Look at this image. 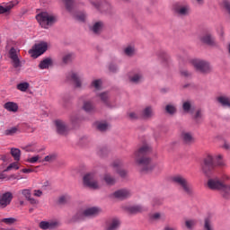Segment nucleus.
I'll return each instance as SVG.
<instances>
[{"mask_svg":"<svg viewBox=\"0 0 230 230\" xmlns=\"http://www.w3.org/2000/svg\"><path fill=\"white\" fill-rule=\"evenodd\" d=\"M150 152H152V148L148 145H144L134 154L135 163L140 173H150L155 168L152 160L146 156Z\"/></svg>","mask_w":230,"mask_h":230,"instance_id":"f257e3e1","label":"nucleus"},{"mask_svg":"<svg viewBox=\"0 0 230 230\" xmlns=\"http://www.w3.org/2000/svg\"><path fill=\"white\" fill-rule=\"evenodd\" d=\"M171 181L174 186H177L180 191H182L184 195H188V197H193L195 195V191L193 190V186L190 184L188 179L181 174H176L171 178Z\"/></svg>","mask_w":230,"mask_h":230,"instance_id":"f03ea898","label":"nucleus"},{"mask_svg":"<svg viewBox=\"0 0 230 230\" xmlns=\"http://www.w3.org/2000/svg\"><path fill=\"white\" fill-rule=\"evenodd\" d=\"M35 19L43 30H49V28L57 22V15L47 11H42L37 13Z\"/></svg>","mask_w":230,"mask_h":230,"instance_id":"7ed1b4c3","label":"nucleus"},{"mask_svg":"<svg viewBox=\"0 0 230 230\" xmlns=\"http://www.w3.org/2000/svg\"><path fill=\"white\" fill-rule=\"evenodd\" d=\"M226 179H229L227 176H223L222 179L220 178H211L208 181V186L210 190H218L219 191L223 192V197L227 199V191H229V185H226L224 181Z\"/></svg>","mask_w":230,"mask_h":230,"instance_id":"20e7f679","label":"nucleus"},{"mask_svg":"<svg viewBox=\"0 0 230 230\" xmlns=\"http://www.w3.org/2000/svg\"><path fill=\"white\" fill-rule=\"evenodd\" d=\"M190 64L193 66L195 71H197V73H200L201 75H209L213 69L211 64L203 59H192Z\"/></svg>","mask_w":230,"mask_h":230,"instance_id":"39448f33","label":"nucleus"},{"mask_svg":"<svg viewBox=\"0 0 230 230\" xmlns=\"http://www.w3.org/2000/svg\"><path fill=\"white\" fill-rule=\"evenodd\" d=\"M172 12L176 17L184 19L191 13V7L190 4L184 3H176L172 5Z\"/></svg>","mask_w":230,"mask_h":230,"instance_id":"423d86ee","label":"nucleus"},{"mask_svg":"<svg viewBox=\"0 0 230 230\" xmlns=\"http://www.w3.org/2000/svg\"><path fill=\"white\" fill-rule=\"evenodd\" d=\"M214 168H217V164L215 163L213 155H207L204 157L203 163L201 164V169L204 175H206V177H211V172H213Z\"/></svg>","mask_w":230,"mask_h":230,"instance_id":"0eeeda50","label":"nucleus"},{"mask_svg":"<svg viewBox=\"0 0 230 230\" xmlns=\"http://www.w3.org/2000/svg\"><path fill=\"white\" fill-rule=\"evenodd\" d=\"M46 51H48V42L40 41L39 43L34 44L32 49L29 50V53L32 58H39V57L44 55Z\"/></svg>","mask_w":230,"mask_h":230,"instance_id":"6e6552de","label":"nucleus"},{"mask_svg":"<svg viewBox=\"0 0 230 230\" xmlns=\"http://www.w3.org/2000/svg\"><path fill=\"white\" fill-rule=\"evenodd\" d=\"M100 213V208H86L83 212H78L73 217V222H78L80 220H84L85 217H96Z\"/></svg>","mask_w":230,"mask_h":230,"instance_id":"1a4fd4ad","label":"nucleus"},{"mask_svg":"<svg viewBox=\"0 0 230 230\" xmlns=\"http://www.w3.org/2000/svg\"><path fill=\"white\" fill-rule=\"evenodd\" d=\"M83 182L87 188L91 190H98L100 185L98 184V178L95 173L90 172L84 176Z\"/></svg>","mask_w":230,"mask_h":230,"instance_id":"9d476101","label":"nucleus"},{"mask_svg":"<svg viewBox=\"0 0 230 230\" xmlns=\"http://www.w3.org/2000/svg\"><path fill=\"white\" fill-rule=\"evenodd\" d=\"M121 221L118 217H111L104 222V230H119Z\"/></svg>","mask_w":230,"mask_h":230,"instance_id":"9b49d317","label":"nucleus"},{"mask_svg":"<svg viewBox=\"0 0 230 230\" xmlns=\"http://www.w3.org/2000/svg\"><path fill=\"white\" fill-rule=\"evenodd\" d=\"M39 227L40 229H42V230L57 229V227H58V220L50 219L49 221H40L39 224Z\"/></svg>","mask_w":230,"mask_h":230,"instance_id":"f8f14e48","label":"nucleus"},{"mask_svg":"<svg viewBox=\"0 0 230 230\" xmlns=\"http://www.w3.org/2000/svg\"><path fill=\"white\" fill-rule=\"evenodd\" d=\"M112 168H114L115 172L119 173V175L122 178L127 177L128 175V172H127L124 169H121L123 167V162L121 160H116L111 164Z\"/></svg>","mask_w":230,"mask_h":230,"instance_id":"ddd939ff","label":"nucleus"},{"mask_svg":"<svg viewBox=\"0 0 230 230\" xmlns=\"http://www.w3.org/2000/svg\"><path fill=\"white\" fill-rule=\"evenodd\" d=\"M112 196L119 200H125L126 199L132 197V192L127 189H121L113 192Z\"/></svg>","mask_w":230,"mask_h":230,"instance_id":"4468645a","label":"nucleus"},{"mask_svg":"<svg viewBox=\"0 0 230 230\" xmlns=\"http://www.w3.org/2000/svg\"><path fill=\"white\" fill-rule=\"evenodd\" d=\"M12 199H13V195L12 194V192L7 191V192L4 193L0 197L1 208H6V206H8L10 204V202H12Z\"/></svg>","mask_w":230,"mask_h":230,"instance_id":"2eb2a0df","label":"nucleus"},{"mask_svg":"<svg viewBox=\"0 0 230 230\" xmlns=\"http://www.w3.org/2000/svg\"><path fill=\"white\" fill-rule=\"evenodd\" d=\"M19 52L17 49L12 48L9 51L10 58L13 60V67H21V60L19 59V56L17 55Z\"/></svg>","mask_w":230,"mask_h":230,"instance_id":"dca6fc26","label":"nucleus"},{"mask_svg":"<svg viewBox=\"0 0 230 230\" xmlns=\"http://www.w3.org/2000/svg\"><path fill=\"white\" fill-rule=\"evenodd\" d=\"M15 4H19V2H9L7 4H0V15L3 13H10V12H12V8H13Z\"/></svg>","mask_w":230,"mask_h":230,"instance_id":"f3484780","label":"nucleus"},{"mask_svg":"<svg viewBox=\"0 0 230 230\" xmlns=\"http://www.w3.org/2000/svg\"><path fill=\"white\" fill-rule=\"evenodd\" d=\"M22 195L30 202V204H39V200L31 197V190L25 189L21 190Z\"/></svg>","mask_w":230,"mask_h":230,"instance_id":"a211bd4d","label":"nucleus"},{"mask_svg":"<svg viewBox=\"0 0 230 230\" xmlns=\"http://www.w3.org/2000/svg\"><path fill=\"white\" fill-rule=\"evenodd\" d=\"M145 80V76H143V73L137 72L133 74L132 75L129 76V82L131 84H141Z\"/></svg>","mask_w":230,"mask_h":230,"instance_id":"6ab92c4d","label":"nucleus"},{"mask_svg":"<svg viewBox=\"0 0 230 230\" xmlns=\"http://www.w3.org/2000/svg\"><path fill=\"white\" fill-rule=\"evenodd\" d=\"M140 117H142L143 119H150V118L154 117V109L151 106L146 107L140 112Z\"/></svg>","mask_w":230,"mask_h":230,"instance_id":"aec40b11","label":"nucleus"},{"mask_svg":"<svg viewBox=\"0 0 230 230\" xmlns=\"http://www.w3.org/2000/svg\"><path fill=\"white\" fill-rule=\"evenodd\" d=\"M200 41L203 42V44H207V46H215V38H213L209 33L201 36Z\"/></svg>","mask_w":230,"mask_h":230,"instance_id":"412c9836","label":"nucleus"},{"mask_svg":"<svg viewBox=\"0 0 230 230\" xmlns=\"http://www.w3.org/2000/svg\"><path fill=\"white\" fill-rule=\"evenodd\" d=\"M181 139L186 145H191V143H195V137H193V134L190 132L181 133Z\"/></svg>","mask_w":230,"mask_h":230,"instance_id":"4be33fe9","label":"nucleus"},{"mask_svg":"<svg viewBox=\"0 0 230 230\" xmlns=\"http://www.w3.org/2000/svg\"><path fill=\"white\" fill-rule=\"evenodd\" d=\"M67 78L73 80L74 84H75V87H82V80H80V76H78V74L75 72H70L67 75Z\"/></svg>","mask_w":230,"mask_h":230,"instance_id":"5701e85b","label":"nucleus"},{"mask_svg":"<svg viewBox=\"0 0 230 230\" xmlns=\"http://www.w3.org/2000/svg\"><path fill=\"white\" fill-rule=\"evenodd\" d=\"M5 111H8V112H17L19 111V105L17 102H8L4 105Z\"/></svg>","mask_w":230,"mask_h":230,"instance_id":"b1692460","label":"nucleus"},{"mask_svg":"<svg viewBox=\"0 0 230 230\" xmlns=\"http://www.w3.org/2000/svg\"><path fill=\"white\" fill-rule=\"evenodd\" d=\"M83 111H84V112H94L96 108L94 107V104H93V102L84 101L83 103Z\"/></svg>","mask_w":230,"mask_h":230,"instance_id":"393cba45","label":"nucleus"},{"mask_svg":"<svg viewBox=\"0 0 230 230\" xmlns=\"http://www.w3.org/2000/svg\"><path fill=\"white\" fill-rule=\"evenodd\" d=\"M151 222H159V220H164L166 217L161 212H155L149 215Z\"/></svg>","mask_w":230,"mask_h":230,"instance_id":"a878e982","label":"nucleus"},{"mask_svg":"<svg viewBox=\"0 0 230 230\" xmlns=\"http://www.w3.org/2000/svg\"><path fill=\"white\" fill-rule=\"evenodd\" d=\"M217 102H218L222 107H227L230 109V97L219 96L217 98Z\"/></svg>","mask_w":230,"mask_h":230,"instance_id":"bb28decb","label":"nucleus"},{"mask_svg":"<svg viewBox=\"0 0 230 230\" xmlns=\"http://www.w3.org/2000/svg\"><path fill=\"white\" fill-rule=\"evenodd\" d=\"M69 132L67 126H66V122L62 120H58V134L61 136H66Z\"/></svg>","mask_w":230,"mask_h":230,"instance_id":"cd10ccee","label":"nucleus"},{"mask_svg":"<svg viewBox=\"0 0 230 230\" xmlns=\"http://www.w3.org/2000/svg\"><path fill=\"white\" fill-rule=\"evenodd\" d=\"M52 64L53 60H51L49 58H47L40 62L39 67L40 69H48Z\"/></svg>","mask_w":230,"mask_h":230,"instance_id":"c85d7f7f","label":"nucleus"},{"mask_svg":"<svg viewBox=\"0 0 230 230\" xmlns=\"http://www.w3.org/2000/svg\"><path fill=\"white\" fill-rule=\"evenodd\" d=\"M103 181L108 184L109 186H112L116 184V178L112 177L111 173L107 172L103 176Z\"/></svg>","mask_w":230,"mask_h":230,"instance_id":"c756f323","label":"nucleus"},{"mask_svg":"<svg viewBox=\"0 0 230 230\" xmlns=\"http://www.w3.org/2000/svg\"><path fill=\"white\" fill-rule=\"evenodd\" d=\"M73 17L76 21H79V22H84L85 19L87 18V14L84 12L75 13H73Z\"/></svg>","mask_w":230,"mask_h":230,"instance_id":"7c9ffc66","label":"nucleus"},{"mask_svg":"<svg viewBox=\"0 0 230 230\" xmlns=\"http://www.w3.org/2000/svg\"><path fill=\"white\" fill-rule=\"evenodd\" d=\"M16 89L18 91H21V93H26V91H28V89H30V83H28V82L19 83L16 85Z\"/></svg>","mask_w":230,"mask_h":230,"instance_id":"2f4dec72","label":"nucleus"},{"mask_svg":"<svg viewBox=\"0 0 230 230\" xmlns=\"http://www.w3.org/2000/svg\"><path fill=\"white\" fill-rule=\"evenodd\" d=\"M102 30H103V22H96L92 27V31L95 34L101 33Z\"/></svg>","mask_w":230,"mask_h":230,"instance_id":"473e14b6","label":"nucleus"},{"mask_svg":"<svg viewBox=\"0 0 230 230\" xmlns=\"http://www.w3.org/2000/svg\"><path fill=\"white\" fill-rule=\"evenodd\" d=\"M123 51L126 57H134V54L136 53V48L132 45H129L126 47Z\"/></svg>","mask_w":230,"mask_h":230,"instance_id":"72a5a7b5","label":"nucleus"},{"mask_svg":"<svg viewBox=\"0 0 230 230\" xmlns=\"http://www.w3.org/2000/svg\"><path fill=\"white\" fill-rule=\"evenodd\" d=\"M75 60V54L67 53L63 56L62 62L63 64H71Z\"/></svg>","mask_w":230,"mask_h":230,"instance_id":"f704fd0d","label":"nucleus"},{"mask_svg":"<svg viewBox=\"0 0 230 230\" xmlns=\"http://www.w3.org/2000/svg\"><path fill=\"white\" fill-rule=\"evenodd\" d=\"M165 112L171 116H173V114L177 113V106H175V104H167L165 106Z\"/></svg>","mask_w":230,"mask_h":230,"instance_id":"c9c22d12","label":"nucleus"},{"mask_svg":"<svg viewBox=\"0 0 230 230\" xmlns=\"http://www.w3.org/2000/svg\"><path fill=\"white\" fill-rule=\"evenodd\" d=\"M11 155L14 161H21V150L19 148H11Z\"/></svg>","mask_w":230,"mask_h":230,"instance_id":"e433bc0d","label":"nucleus"},{"mask_svg":"<svg viewBox=\"0 0 230 230\" xmlns=\"http://www.w3.org/2000/svg\"><path fill=\"white\" fill-rule=\"evenodd\" d=\"M129 211H130V213H133L134 215H136L137 213H143V211H146V209H145V208H143V206L136 205V206L129 208Z\"/></svg>","mask_w":230,"mask_h":230,"instance_id":"4c0bfd02","label":"nucleus"},{"mask_svg":"<svg viewBox=\"0 0 230 230\" xmlns=\"http://www.w3.org/2000/svg\"><path fill=\"white\" fill-rule=\"evenodd\" d=\"M19 132V128L12 127L4 131V136H15Z\"/></svg>","mask_w":230,"mask_h":230,"instance_id":"58836bf2","label":"nucleus"},{"mask_svg":"<svg viewBox=\"0 0 230 230\" xmlns=\"http://www.w3.org/2000/svg\"><path fill=\"white\" fill-rule=\"evenodd\" d=\"M191 109H192V105H191V102L190 101L183 102L182 110H183L184 112L190 113V112H191Z\"/></svg>","mask_w":230,"mask_h":230,"instance_id":"ea45409f","label":"nucleus"},{"mask_svg":"<svg viewBox=\"0 0 230 230\" xmlns=\"http://www.w3.org/2000/svg\"><path fill=\"white\" fill-rule=\"evenodd\" d=\"M195 226H197V220L195 219H187L185 221V226L189 230H193V227H195Z\"/></svg>","mask_w":230,"mask_h":230,"instance_id":"a19ab883","label":"nucleus"},{"mask_svg":"<svg viewBox=\"0 0 230 230\" xmlns=\"http://www.w3.org/2000/svg\"><path fill=\"white\" fill-rule=\"evenodd\" d=\"M204 230H215V228H213V224L211 223V219H209V217L205 218Z\"/></svg>","mask_w":230,"mask_h":230,"instance_id":"79ce46f5","label":"nucleus"},{"mask_svg":"<svg viewBox=\"0 0 230 230\" xmlns=\"http://www.w3.org/2000/svg\"><path fill=\"white\" fill-rule=\"evenodd\" d=\"M91 4H93V6H94V8H96V10H102V8H105V6L107 8H111V5H109L108 4H102L100 2H91Z\"/></svg>","mask_w":230,"mask_h":230,"instance_id":"37998d69","label":"nucleus"},{"mask_svg":"<svg viewBox=\"0 0 230 230\" xmlns=\"http://www.w3.org/2000/svg\"><path fill=\"white\" fill-rule=\"evenodd\" d=\"M63 2L66 4V8L70 13H73V6L75 4V2L73 0H63Z\"/></svg>","mask_w":230,"mask_h":230,"instance_id":"c03bdc74","label":"nucleus"},{"mask_svg":"<svg viewBox=\"0 0 230 230\" xmlns=\"http://www.w3.org/2000/svg\"><path fill=\"white\" fill-rule=\"evenodd\" d=\"M97 128L100 132H105L109 128V124L107 122H99L97 124Z\"/></svg>","mask_w":230,"mask_h":230,"instance_id":"a18cd8bd","label":"nucleus"},{"mask_svg":"<svg viewBox=\"0 0 230 230\" xmlns=\"http://www.w3.org/2000/svg\"><path fill=\"white\" fill-rule=\"evenodd\" d=\"M99 97L101 98L102 103H105V105H109V94L107 93H100Z\"/></svg>","mask_w":230,"mask_h":230,"instance_id":"49530a36","label":"nucleus"},{"mask_svg":"<svg viewBox=\"0 0 230 230\" xmlns=\"http://www.w3.org/2000/svg\"><path fill=\"white\" fill-rule=\"evenodd\" d=\"M11 170H19V163L13 162L10 164L4 172H10Z\"/></svg>","mask_w":230,"mask_h":230,"instance_id":"de8ad7c7","label":"nucleus"},{"mask_svg":"<svg viewBox=\"0 0 230 230\" xmlns=\"http://www.w3.org/2000/svg\"><path fill=\"white\" fill-rule=\"evenodd\" d=\"M92 87H94L97 91H100L102 88V80L96 79L92 82Z\"/></svg>","mask_w":230,"mask_h":230,"instance_id":"09e8293b","label":"nucleus"},{"mask_svg":"<svg viewBox=\"0 0 230 230\" xmlns=\"http://www.w3.org/2000/svg\"><path fill=\"white\" fill-rule=\"evenodd\" d=\"M2 222L6 224L7 226H12V224H15V222H17V219H15V217H6L3 218Z\"/></svg>","mask_w":230,"mask_h":230,"instance_id":"8fccbe9b","label":"nucleus"},{"mask_svg":"<svg viewBox=\"0 0 230 230\" xmlns=\"http://www.w3.org/2000/svg\"><path fill=\"white\" fill-rule=\"evenodd\" d=\"M71 200V198L68 195H63L58 199V204H67Z\"/></svg>","mask_w":230,"mask_h":230,"instance_id":"3c124183","label":"nucleus"},{"mask_svg":"<svg viewBox=\"0 0 230 230\" xmlns=\"http://www.w3.org/2000/svg\"><path fill=\"white\" fill-rule=\"evenodd\" d=\"M129 119H139L141 118V114H138L136 111H131L128 114Z\"/></svg>","mask_w":230,"mask_h":230,"instance_id":"603ef678","label":"nucleus"},{"mask_svg":"<svg viewBox=\"0 0 230 230\" xmlns=\"http://www.w3.org/2000/svg\"><path fill=\"white\" fill-rule=\"evenodd\" d=\"M194 119H195L196 123H199L200 121V119H202V111L198 110L196 111V114L194 115Z\"/></svg>","mask_w":230,"mask_h":230,"instance_id":"864d4df0","label":"nucleus"},{"mask_svg":"<svg viewBox=\"0 0 230 230\" xmlns=\"http://www.w3.org/2000/svg\"><path fill=\"white\" fill-rule=\"evenodd\" d=\"M4 179H7V181H10V179H16L15 174H12L11 176H6L4 173V171L3 172H0V181H3Z\"/></svg>","mask_w":230,"mask_h":230,"instance_id":"5fc2aeb1","label":"nucleus"},{"mask_svg":"<svg viewBox=\"0 0 230 230\" xmlns=\"http://www.w3.org/2000/svg\"><path fill=\"white\" fill-rule=\"evenodd\" d=\"M55 159H57V155L52 154L45 156L44 161L47 163H51V161H55Z\"/></svg>","mask_w":230,"mask_h":230,"instance_id":"6e6d98bb","label":"nucleus"},{"mask_svg":"<svg viewBox=\"0 0 230 230\" xmlns=\"http://www.w3.org/2000/svg\"><path fill=\"white\" fill-rule=\"evenodd\" d=\"M216 166H226V163H224L222 160V155H217V161Z\"/></svg>","mask_w":230,"mask_h":230,"instance_id":"4d7b16f0","label":"nucleus"},{"mask_svg":"<svg viewBox=\"0 0 230 230\" xmlns=\"http://www.w3.org/2000/svg\"><path fill=\"white\" fill-rule=\"evenodd\" d=\"M39 159H40V157L39 155H35V156H32L31 158H28L27 163H31L32 164H35V163H37V161H39Z\"/></svg>","mask_w":230,"mask_h":230,"instance_id":"13d9d810","label":"nucleus"},{"mask_svg":"<svg viewBox=\"0 0 230 230\" xmlns=\"http://www.w3.org/2000/svg\"><path fill=\"white\" fill-rule=\"evenodd\" d=\"M25 152H40V150H37L36 147H30V146H25L22 147Z\"/></svg>","mask_w":230,"mask_h":230,"instance_id":"bf43d9fd","label":"nucleus"},{"mask_svg":"<svg viewBox=\"0 0 230 230\" xmlns=\"http://www.w3.org/2000/svg\"><path fill=\"white\" fill-rule=\"evenodd\" d=\"M109 70L111 71V73H116L118 71V66L114 63H111L109 65Z\"/></svg>","mask_w":230,"mask_h":230,"instance_id":"052dcab7","label":"nucleus"},{"mask_svg":"<svg viewBox=\"0 0 230 230\" xmlns=\"http://www.w3.org/2000/svg\"><path fill=\"white\" fill-rule=\"evenodd\" d=\"M181 75L185 78H190V76H191V72L188 71L187 69H183L181 71Z\"/></svg>","mask_w":230,"mask_h":230,"instance_id":"680f3d73","label":"nucleus"},{"mask_svg":"<svg viewBox=\"0 0 230 230\" xmlns=\"http://www.w3.org/2000/svg\"><path fill=\"white\" fill-rule=\"evenodd\" d=\"M99 155H103L104 154H107V147H102L98 151Z\"/></svg>","mask_w":230,"mask_h":230,"instance_id":"e2e57ef3","label":"nucleus"},{"mask_svg":"<svg viewBox=\"0 0 230 230\" xmlns=\"http://www.w3.org/2000/svg\"><path fill=\"white\" fill-rule=\"evenodd\" d=\"M34 197H42V190H35L33 192Z\"/></svg>","mask_w":230,"mask_h":230,"instance_id":"0e129e2a","label":"nucleus"},{"mask_svg":"<svg viewBox=\"0 0 230 230\" xmlns=\"http://www.w3.org/2000/svg\"><path fill=\"white\" fill-rule=\"evenodd\" d=\"M164 230H177V227L170 226V225H167L164 226Z\"/></svg>","mask_w":230,"mask_h":230,"instance_id":"69168bd1","label":"nucleus"},{"mask_svg":"<svg viewBox=\"0 0 230 230\" xmlns=\"http://www.w3.org/2000/svg\"><path fill=\"white\" fill-rule=\"evenodd\" d=\"M223 148H225V150H230V145L227 142H225Z\"/></svg>","mask_w":230,"mask_h":230,"instance_id":"338daca9","label":"nucleus"},{"mask_svg":"<svg viewBox=\"0 0 230 230\" xmlns=\"http://www.w3.org/2000/svg\"><path fill=\"white\" fill-rule=\"evenodd\" d=\"M22 173H31V172H33V170H31V169H22Z\"/></svg>","mask_w":230,"mask_h":230,"instance_id":"774afa93","label":"nucleus"}]
</instances>
